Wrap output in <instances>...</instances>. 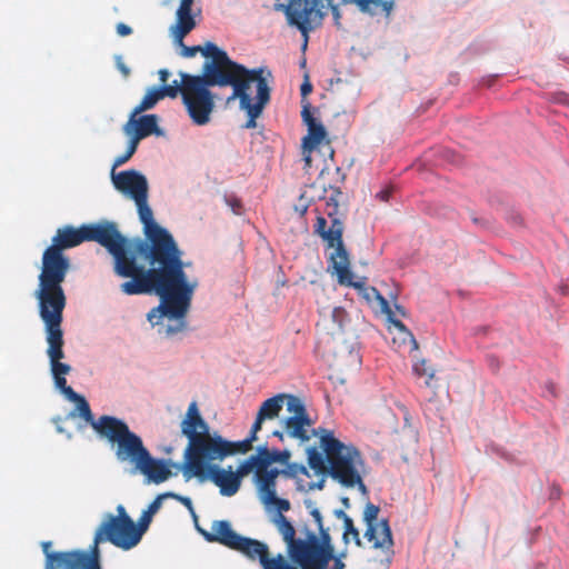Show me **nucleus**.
<instances>
[{
  "mask_svg": "<svg viewBox=\"0 0 569 569\" xmlns=\"http://www.w3.org/2000/svg\"><path fill=\"white\" fill-rule=\"evenodd\" d=\"M86 241H97L113 258L117 276L127 279L120 290L127 296L154 293L160 302L147 313V320L159 333L172 336L187 327V315L199 277L193 263L182 260L179 249L178 262H169V256L156 243L141 239L124 238L111 221L84 224Z\"/></svg>",
  "mask_w": 569,
  "mask_h": 569,
  "instance_id": "obj_1",
  "label": "nucleus"
},
{
  "mask_svg": "<svg viewBox=\"0 0 569 569\" xmlns=\"http://www.w3.org/2000/svg\"><path fill=\"white\" fill-rule=\"evenodd\" d=\"M181 435L187 439L182 452L181 472L186 480L197 479L200 482L211 481L222 496H234L241 486L242 478L253 471L243 470V461L238 470L232 466L226 468L220 463L237 453H246L251 448L242 441H229L217 430H212L201 416L196 401L189 403L180 421Z\"/></svg>",
  "mask_w": 569,
  "mask_h": 569,
  "instance_id": "obj_2",
  "label": "nucleus"
},
{
  "mask_svg": "<svg viewBox=\"0 0 569 569\" xmlns=\"http://www.w3.org/2000/svg\"><path fill=\"white\" fill-rule=\"evenodd\" d=\"M69 270V260L54 247H48L41 261L38 287L34 297L39 315L44 323L47 355L52 375H68L70 366L61 362L63 358V339L61 330L62 311L66 307V296L61 283Z\"/></svg>",
  "mask_w": 569,
  "mask_h": 569,
  "instance_id": "obj_3",
  "label": "nucleus"
},
{
  "mask_svg": "<svg viewBox=\"0 0 569 569\" xmlns=\"http://www.w3.org/2000/svg\"><path fill=\"white\" fill-rule=\"evenodd\" d=\"M66 376L52 375L56 388L68 401L74 405V409L69 412V418L79 415L86 423H90L99 437L107 439L112 445L118 461L130 466L134 471L149 453L141 438L130 431L127 423L121 419L111 416L94 419L84 397L67 386Z\"/></svg>",
  "mask_w": 569,
  "mask_h": 569,
  "instance_id": "obj_4",
  "label": "nucleus"
},
{
  "mask_svg": "<svg viewBox=\"0 0 569 569\" xmlns=\"http://www.w3.org/2000/svg\"><path fill=\"white\" fill-rule=\"evenodd\" d=\"M113 188L124 198L134 202L142 223L143 233L148 241L156 243L160 250L169 256V262L177 263L179 247L172 234L161 227L153 218V212L148 203L149 182L147 177L138 170H111Z\"/></svg>",
  "mask_w": 569,
  "mask_h": 569,
  "instance_id": "obj_5",
  "label": "nucleus"
},
{
  "mask_svg": "<svg viewBox=\"0 0 569 569\" xmlns=\"http://www.w3.org/2000/svg\"><path fill=\"white\" fill-rule=\"evenodd\" d=\"M220 76L226 79L224 82L212 83V86H232V94L228 98V102L239 100L240 109L248 117L246 128H256V120L270 99V71L263 68L249 70L229 60Z\"/></svg>",
  "mask_w": 569,
  "mask_h": 569,
  "instance_id": "obj_6",
  "label": "nucleus"
},
{
  "mask_svg": "<svg viewBox=\"0 0 569 569\" xmlns=\"http://www.w3.org/2000/svg\"><path fill=\"white\" fill-rule=\"evenodd\" d=\"M194 1L179 0L178 7L174 11V21L169 27V36L176 47L180 49V54L184 58H192L200 52L207 60L203 64V77L208 83H223L224 78H221L220 72L229 62L228 54L212 42H207L204 46L187 47L183 44V39L197 26L198 18L200 17V9L193 8Z\"/></svg>",
  "mask_w": 569,
  "mask_h": 569,
  "instance_id": "obj_7",
  "label": "nucleus"
},
{
  "mask_svg": "<svg viewBox=\"0 0 569 569\" xmlns=\"http://www.w3.org/2000/svg\"><path fill=\"white\" fill-rule=\"evenodd\" d=\"M144 532L139 526L138 521L134 522L126 511L122 505L117 506V513H104L101 523L96 530L93 547L91 551H69V552H51V543L43 542L42 548L49 562V556H64L77 555L81 562L94 565L97 569H101L99 565V550L98 545L102 541H110L116 547L122 550H131L137 547Z\"/></svg>",
  "mask_w": 569,
  "mask_h": 569,
  "instance_id": "obj_8",
  "label": "nucleus"
},
{
  "mask_svg": "<svg viewBox=\"0 0 569 569\" xmlns=\"http://www.w3.org/2000/svg\"><path fill=\"white\" fill-rule=\"evenodd\" d=\"M291 451L269 450L267 446L258 447L254 455L243 460V470L253 471V483L260 502L267 511H288L290 502L277 496L276 481L282 475L273 463L291 465Z\"/></svg>",
  "mask_w": 569,
  "mask_h": 569,
  "instance_id": "obj_9",
  "label": "nucleus"
},
{
  "mask_svg": "<svg viewBox=\"0 0 569 569\" xmlns=\"http://www.w3.org/2000/svg\"><path fill=\"white\" fill-rule=\"evenodd\" d=\"M315 436L319 438L320 448L327 456L332 479L346 488H357L366 496L362 481L366 467L359 451L352 445L338 440L330 430L319 429L315 431Z\"/></svg>",
  "mask_w": 569,
  "mask_h": 569,
  "instance_id": "obj_10",
  "label": "nucleus"
},
{
  "mask_svg": "<svg viewBox=\"0 0 569 569\" xmlns=\"http://www.w3.org/2000/svg\"><path fill=\"white\" fill-rule=\"evenodd\" d=\"M207 80L199 76L180 73V80H173L170 84L160 86L166 97L176 98L179 93L192 122L197 126H206L210 122L214 109L213 96Z\"/></svg>",
  "mask_w": 569,
  "mask_h": 569,
  "instance_id": "obj_11",
  "label": "nucleus"
},
{
  "mask_svg": "<svg viewBox=\"0 0 569 569\" xmlns=\"http://www.w3.org/2000/svg\"><path fill=\"white\" fill-rule=\"evenodd\" d=\"M273 522L287 543L288 553L291 560L297 565L310 566L313 568L318 563H327L331 558L332 549L328 546L319 547L316 537H309L307 540H295V529L291 523L281 515L283 511H277Z\"/></svg>",
  "mask_w": 569,
  "mask_h": 569,
  "instance_id": "obj_12",
  "label": "nucleus"
},
{
  "mask_svg": "<svg viewBox=\"0 0 569 569\" xmlns=\"http://www.w3.org/2000/svg\"><path fill=\"white\" fill-rule=\"evenodd\" d=\"M197 528L208 541H218L240 551L244 556L262 550L260 541L238 535L232 530L228 521H214L211 526V531H204L198 526Z\"/></svg>",
  "mask_w": 569,
  "mask_h": 569,
  "instance_id": "obj_13",
  "label": "nucleus"
},
{
  "mask_svg": "<svg viewBox=\"0 0 569 569\" xmlns=\"http://www.w3.org/2000/svg\"><path fill=\"white\" fill-rule=\"evenodd\" d=\"M287 416L281 419V426L284 428L288 437L306 442L310 439L309 427L311 421L306 412L302 401L292 396L288 398Z\"/></svg>",
  "mask_w": 569,
  "mask_h": 569,
  "instance_id": "obj_14",
  "label": "nucleus"
},
{
  "mask_svg": "<svg viewBox=\"0 0 569 569\" xmlns=\"http://www.w3.org/2000/svg\"><path fill=\"white\" fill-rule=\"evenodd\" d=\"M284 4H286V2L283 0H276L274 9L283 12L288 24L291 27H296L301 32V34L303 37V44H302L303 49L307 48L309 33L322 24V21H323L325 17L328 14L329 10H331V12H332L336 24H339L340 12H339L338 8L336 6H333L332 0H329V6H327L323 10H321V13H320L321 17L319 18V21L313 22V23L305 22V17L299 18L297 16H291L290 10L288 8H286ZM299 7L300 8L297 10H298V12L299 11L301 12L300 16H303V12L308 10L309 6L303 3L302 6H299Z\"/></svg>",
  "mask_w": 569,
  "mask_h": 569,
  "instance_id": "obj_15",
  "label": "nucleus"
},
{
  "mask_svg": "<svg viewBox=\"0 0 569 569\" xmlns=\"http://www.w3.org/2000/svg\"><path fill=\"white\" fill-rule=\"evenodd\" d=\"M123 133L128 140L136 146L139 142L151 136H163L162 129L159 127V118L157 114H143L136 113L133 109L130 113L128 121L123 126Z\"/></svg>",
  "mask_w": 569,
  "mask_h": 569,
  "instance_id": "obj_16",
  "label": "nucleus"
},
{
  "mask_svg": "<svg viewBox=\"0 0 569 569\" xmlns=\"http://www.w3.org/2000/svg\"><path fill=\"white\" fill-rule=\"evenodd\" d=\"M301 117L308 128V132L302 139L303 161L306 167H310L312 162L311 153L327 142V131L323 124L312 114L308 104H303Z\"/></svg>",
  "mask_w": 569,
  "mask_h": 569,
  "instance_id": "obj_17",
  "label": "nucleus"
},
{
  "mask_svg": "<svg viewBox=\"0 0 569 569\" xmlns=\"http://www.w3.org/2000/svg\"><path fill=\"white\" fill-rule=\"evenodd\" d=\"M291 397H292V395L279 393V395H276L274 397H271V398L264 400L261 403V406L257 412L256 420H254L253 425L251 426L249 436L242 440V442L244 443V447L252 448V443L258 439L257 435L261 430L262 423L266 420H273V419L278 418L282 408L283 407L287 408L288 398H291Z\"/></svg>",
  "mask_w": 569,
  "mask_h": 569,
  "instance_id": "obj_18",
  "label": "nucleus"
},
{
  "mask_svg": "<svg viewBox=\"0 0 569 569\" xmlns=\"http://www.w3.org/2000/svg\"><path fill=\"white\" fill-rule=\"evenodd\" d=\"M181 466L182 461L178 463L171 460L156 459L148 453L134 472L141 473L148 483L160 485L174 475L173 469L181 471Z\"/></svg>",
  "mask_w": 569,
  "mask_h": 569,
  "instance_id": "obj_19",
  "label": "nucleus"
},
{
  "mask_svg": "<svg viewBox=\"0 0 569 569\" xmlns=\"http://www.w3.org/2000/svg\"><path fill=\"white\" fill-rule=\"evenodd\" d=\"M169 498L176 499L179 502H181L188 509L194 522H198V517L193 509L191 499L189 497L180 496L178 493L168 491L158 495L154 498V500L146 509L142 510L138 519V523L144 533L147 532L153 516L161 509L163 501Z\"/></svg>",
  "mask_w": 569,
  "mask_h": 569,
  "instance_id": "obj_20",
  "label": "nucleus"
},
{
  "mask_svg": "<svg viewBox=\"0 0 569 569\" xmlns=\"http://www.w3.org/2000/svg\"><path fill=\"white\" fill-rule=\"evenodd\" d=\"M397 315H403V309L400 306H395V310L386 316L388 320V331L393 346L398 349L409 348L410 350H417L418 343L416 339L405 325L396 319Z\"/></svg>",
  "mask_w": 569,
  "mask_h": 569,
  "instance_id": "obj_21",
  "label": "nucleus"
},
{
  "mask_svg": "<svg viewBox=\"0 0 569 569\" xmlns=\"http://www.w3.org/2000/svg\"><path fill=\"white\" fill-rule=\"evenodd\" d=\"M284 477L291 478L296 481L297 489L300 491H311L316 489H322L325 485L323 479L313 480L315 477L312 470H308L305 466L292 463L282 470Z\"/></svg>",
  "mask_w": 569,
  "mask_h": 569,
  "instance_id": "obj_22",
  "label": "nucleus"
},
{
  "mask_svg": "<svg viewBox=\"0 0 569 569\" xmlns=\"http://www.w3.org/2000/svg\"><path fill=\"white\" fill-rule=\"evenodd\" d=\"M329 260V270L337 277L338 282L343 286H350L355 280L346 249L343 247L336 248L330 252Z\"/></svg>",
  "mask_w": 569,
  "mask_h": 569,
  "instance_id": "obj_23",
  "label": "nucleus"
},
{
  "mask_svg": "<svg viewBox=\"0 0 569 569\" xmlns=\"http://www.w3.org/2000/svg\"><path fill=\"white\" fill-rule=\"evenodd\" d=\"M347 322V313L340 307H326L320 310L319 326L332 337L340 336Z\"/></svg>",
  "mask_w": 569,
  "mask_h": 569,
  "instance_id": "obj_24",
  "label": "nucleus"
},
{
  "mask_svg": "<svg viewBox=\"0 0 569 569\" xmlns=\"http://www.w3.org/2000/svg\"><path fill=\"white\" fill-rule=\"evenodd\" d=\"M350 287H353L358 290L359 295L368 302L373 311L380 312L385 316L393 311L388 301L378 292L376 288L366 286V280L363 278L355 280Z\"/></svg>",
  "mask_w": 569,
  "mask_h": 569,
  "instance_id": "obj_25",
  "label": "nucleus"
},
{
  "mask_svg": "<svg viewBox=\"0 0 569 569\" xmlns=\"http://www.w3.org/2000/svg\"><path fill=\"white\" fill-rule=\"evenodd\" d=\"M83 241H86L84 224L79 228L66 226L57 230L50 247H54L62 252V250L76 247Z\"/></svg>",
  "mask_w": 569,
  "mask_h": 569,
  "instance_id": "obj_26",
  "label": "nucleus"
},
{
  "mask_svg": "<svg viewBox=\"0 0 569 569\" xmlns=\"http://www.w3.org/2000/svg\"><path fill=\"white\" fill-rule=\"evenodd\" d=\"M286 2L284 7L290 10L291 16H297L299 18H302L301 12L297 9H299V6H302L303 3L309 6L308 10L303 12L305 22L307 23H313L319 21V18L321 17V10H323L327 6H329V0H283Z\"/></svg>",
  "mask_w": 569,
  "mask_h": 569,
  "instance_id": "obj_27",
  "label": "nucleus"
},
{
  "mask_svg": "<svg viewBox=\"0 0 569 569\" xmlns=\"http://www.w3.org/2000/svg\"><path fill=\"white\" fill-rule=\"evenodd\" d=\"M365 536L375 548L389 549L393 543L391 530L386 520L368 526Z\"/></svg>",
  "mask_w": 569,
  "mask_h": 569,
  "instance_id": "obj_28",
  "label": "nucleus"
},
{
  "mask_svg": "<svg viewBox=\"0 0 569 569\" xmlns=\"http://www.w3.org/2000/svg\"><path fill=\"white\" fill-rule=\"evenodd\" d=\"M46 569H97L94 565L81 562L77 555L49 556Z\"/></svg>",
  "mask_w": 569,
  "mask_h": 569,
  "instance_id": "obj_29",
  "label": "nucleus"
},
{
  "mask_svg": "<svg viewBox=\"0 0 569 569\" xmlns=\"http://www.w3.org/2000/svg\"><path fill=\"white\" fill-rule=\"evenodd\" d=\"M346 3H355L363 13L371 16L385 13L388 16L392 9V3L383 0H343Z\"/></svg>",
  "mask_w": 569,
  "mask_h": 569,
  "instance_id": "obj_30",
  "label": "nucleus"
},
{
  "mask_svg": "<svg viewBox=\"0 0 569 569\" xmlns=\"http://www.w3.org/2000/svg\"><path fill=\"white\" fill-rule=\"evenodd\" d=\"M164 97L163 90H161L160 87H150L146 90L142 99L133 109H136V113L150 110Z\"/></svg>",
  "mask_w": 569,
  "mask_h": 569,
  "instance_id": "obj_31",
  "label": "nucleus"
},
{
  "mask_svg": "<svg viewBox=\"0 0 569 569\" xmlns=\"http://www.w3.org/2000/svg\"><path fill=\"white\" fill-rule=\"evenodd\" d=\"M308 465L312 470L315 478L326 480L327 466L326 460L316 448L307 450Z\"/></svg>",
  "mask_w": 569,
  "mask_h": 569,
  "instance_id": "obj_32",
  "label": "nucleus"
},
{
  "mask_svg": "<svg viewBox=\"0 0 569 569\" xmlns=\"http://www.w3.org/2000/svg\"><path fill=\"white\" fill-rule=\"evenodd\" d=\"M341 233V224L335 220L332 226L328 230H326L325 234H322L321 237L323 238L325 241H327L329 248L332 249L333 251L338 247H343Z\"/></svg>",
  "mask_w": 569,
  "mask_h": 569,
  "instance_id": "obj_33",
  "label": "nucleus"
},
{
  "mask_svg": "<svg viewBox=\"0 0 569 569\" xmlns=\"http://www.w3.org/2000/svg\"><path fill=\"white\" fill-rule=\"evenodd\" d=\"M413 372L417 376L425 377L426 378V386L432 387L433 386V379L436 375V370L430 367L425 359H418L413 362L412 366Z\"/></svg>",
  "mask_w": 569,
  "mask_h": 569,
  "instance_id": "obj_34",
  "label": "nucleus"
},
{
  "mask_svg": "<svg viewBox=\"0 0 569 569\" xmlns=\"http://www.w3.org/2000/svg\"><path fill=\"white\" fill-rule=\"evenodd\" d=\"M77 418L79 419V422L77 423V428H78V430L80 432H82L87 426H90V423H86L84 420L79 415H77L74 418H69V413L66 416V418L54 417V418H52V423L56 426L57 432L63 433V435H66V437L68 439H71L72 438V433L69 432L63 427V422H64V420H68V419L76 420Z\"/></svg>",
  "mask_w": 569,
  "mask_h": 569,
  "instance_id": "obj_35",
  "label": "nucleus"
},
{
  "mask_svg": "<svg viewBox=\"0 0 569 569\" xmlns=\"http://www.w3.org/2000/svg\"><path fill=\"white\" fill-rule=\"evenodd\" d=\"M338 515L343 519V539L348 543L350 541H355L357 545H360V537L358 530L355 528L352 520L342 511H339Z\"/></svg>",
  "mask_w": 569,
  "mask_h": 569,
  "instance_id": "obj_36",
  "label": "nucleus"
},
{
  "mask_svg": "<svg viewBox=\"0 0 569 569\" xmlns=\"http://www.w3.org/2000/svg\"><path fill=\"white\" fill-rule=\"evenodd\" d=\"M138 146H136L134 143L130 142L129 140L127 141V144H126V149H124V152L117 156L114 159H113V162H112V168L111 170H114L117 171L116 169L122 164H124L132 156L133 153L136 152Z\"/></svg>",
  "mask_w": 569,
  "mask_h": 569,
  "instance_id": "obj_37",
  "label": "nucleus"
},
{
  "mask_svg": "<svg viewBox=\"0 0 569 569\" xmlns=\"http://www.w3.org/2000/svg\"><path fill=\"white\" fill-rule=\"evenodd\" d=\"M379 508L372 503H368L363 510V520L368 526L379 522L378 520Z\"/></svg>",
  "mask_w": 569,
  "mask_h": 569,
  "instance_id": "obj_38",
  "label": "nucleus"
},
{
  "mask_svg": "<svg viewBox=\"0 0 569 569\" xmlns=\"http://www.w3.org/2000/svg\"><path fill=\"white\" fill-rule=\"evenodd\" d=\"M310 513L313 517L315 521L317 522V525L321 531V535H322L323 543L320 547L328 546L329 548H331L329 545V536L322 529V518H321L320 511L317 508H312L310 510Z\"/></svg>",
  "mask_w": 569,
  "mask_h": 569,
  "instance_id": "obj_39",
  "label": "nucleus"
},
{
  "mask_svg": "<svg viewBox=\"0 0 569 569\" xmlns=\"http://www.w3.org/2000/svg\"><path fill=\"white\" fill-rule=\"evenodd\" d=\"M114 60H116V66L118 68V70L121 72V74L127 78L129 77L130 74V69L129 67L124 63L123 59L121 56H116L114 57Z\"/></svg>",
  "mask_w": 569,
  "mask_h": 569,
  "instance_id": "obj_40",
  "label": "nucleus"
},
{
  "mask_svg": "<svg viewBox=\"0 0 569 569\" xmlns=\"http://www.w3.org/2000/svg\"><path fill=\"white\" fill-rule=\"evenodd\" d=\"M132 30L129 26L124 24V23H118L117 24V33L121 37H126V36H129L131 34Z\"/></svg>",
  "mask_w": 569,
  "mask_h": 569,
  "instance_id": "obj_41",
  "label": "nucleus"
},
{
  "mask_svg": "<svg viewBox=\"0 0 569 569\" xmlns=\"http://www.w3.org/2000/svg\"><path fill=\"white\" fill-rule=\"evenodd\" d=\"M327 230V221L325 218H318L316 223V231L322 236Z\"/></svg>",
  "mask_w": 569,
  "mask_h": 569,
  "instance_id": "obj_42",
  "label": "nucleus"
},
{
  "mask_svg": "<svg viewBox=\"0 0 569 569\" xmlns=\"http://www.w3.org/2000/svg\"><path fill=\"white\" fill-rule=\"evenodd\" d=\"M158 74H159V80L161 82V86H164L168 80V77L170 74L169 71L167 69H161V70H159Z\"/></svg>",
  "mask_w": 569,
  "mask_h": 569,
  "instance_id": "obj_43",
  "label": "nucleus"
},
{
  "mask_svg": "<svg viewBox=\"0 0 569 569\" xmlns=\"http://www.w3.org/2000/svg\"><path fill=\"white\" fill-rule=\"evenodd\" d=\"M312 90L311 83L309 81H305L301 86V93L303 97L309 94Z\"/></svg>",
  "mask_w": 569,
  "mask_h": 569,
  "instance_id": "obj_44",
  "label": "nucleus"
},
{
  "mask_svg": "<svg viewBox=\"0 0 569 569\" xmlns=\"http://www.w3.org/2000/svg\"><path fill=\"white\" fill-rule=\"evenodd\" d=\"M339 198H341V192L338 190H333V194L330 197V201H332L333 206H338Z\"/></svg>",
  "mask_w": 569,
  "mask_h": 569,
  "instance_id": "obj_45",
  "label": "nucleus"
},
{
  "mask_svg": "<svg viewBox=\"0 0 569 569\" xmlns=\"http://www.w3.org/2000/svg\"><path fill=\"white\" fill-rule=\"evenodd\" d=\"M272 435L277 438H279L281 441L284 440V436H287L286 433V430L284 431H279V430H276L272 432Z\"/></svg>",
  "mask_w": 569,
  "mask_h": 569,
  "instance_id": "obj_46",
  "label": "nucleus"
},
{
  "mask_svg": "<svg viewBox=\"0 0 569 569\" xmlns=\"http://www.w3.org/2000/svg\"><path fill=\"white\" fill-rule=\"evenodd\" d=\"M333 569H345V563L340 559H335Z\"/></svg>",
  "mask_w": 569,
  "mask_h": 569,
  "instance_id": "obj_47",
  "label": "nucleus"
},
{
  "mask_svg": "<svg viewBox=\"0 0 569 569\" xmlns=\"http://www.w3.org/2000/svg\"><path fill=\"white\" fill-rule=\"evenodd\" d=\"M240 207H241V206H240L238 202H234V203L232 204V211H233L236 214H240V213H241V211H240Z\"/></svg>",
  "mask_w": 569,
  "mask_h": 569,
  "instance_id": "obj_48",
  "label": "nucleus"
},
{
  "mask_svg": "<svg viewBox=\"0 0 569 569\" xmlns=\"http://www.w3.org/2000/svg\"><path fill=\"white\" fill-rule=\"evenodd\" d=\"M388 191H381L378 193V197L382 200V201H386L388 199Z\"/></svg>",
  "mask_w": 569,
  "mask_h": 569,
  "instance_id": "obj_49",
  "label": "nucleus"
},
{
  "mask_svg": "<svg viewBox=\"0 0 569 569\" xmlns=\"http://www.w3.org/2000/svg\"><path fill=\"white\" fill-rule=\"evenodd\" d=\"M342 502L348 506V498L342 499Z\"/></svg>",
  "mask_w": 569,
  "mask_h": 569,
  "instance_id": "obj_50",
  "label": "nucleus"
}]
</instances>
